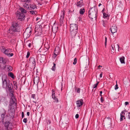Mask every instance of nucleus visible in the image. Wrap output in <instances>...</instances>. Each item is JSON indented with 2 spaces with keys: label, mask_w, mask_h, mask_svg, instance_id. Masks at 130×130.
<instances>
[{
  "label": "nucleus",
  "mask_w": 130,
  "mask_h": 130,
  "mask_svg": "<svg viewBox=\"0 0 130 130\" xmlns=\"http://www.w3.org/2000/svg\"><path fill=\"white\" fill-rule=\"evenodd\" d=\"M31 43H29L28 44V45L29 47H30L31 46Z\"/></svg>",
  "instance_id": "obj_58"
},
{
  "label": "nucleus",
  "mask_w": 130,
  "mask_h": 130,
  "mask_svg": "<svg viewBox=\"0 0 130 130\" xmlns=\"http://www.w3.org/2000/svg\"><path fill=\"white\" fill-rule=\"evenodd\" d=\"M36 95L35 94H32L31 96V98H32L34 100H36L35 98Z\"/></svg>",
  "instance_id": "obj_38"
},
{
  "label": "nucleus",
  "mask_w": 130,
  "mask_h": 130,
  "mask_svg": "<svg viewBox=\"0 0 130 130\" xmlns=\"http://www.w3.org/2000/svg\"><path fill=\"white\" fill-rule=\"evenodd\" d=\"M129 103L128 102H126L125 103V105H126L128 104Z\"/></svg>",
  "instance_id": "obj_57"
},
{
  "label": "nucleus",
  "mask_w": 130,
  "mask_h": 130,
  "mask_svg": "<svg viewBox=\"0 0 130 130\" xmlns=\"http://www.w3.org/2000/svg\"><path fill=\"white\" fill-rule=\"evenodd\" d=\"M6 63V60L4 59L2 57L0 58V64H3L4 66H5Z\"/></svg>",
  "instance_id": "obj_18"
},
{
  "label": "nucleus",
  "mask_w": 130,
  "mask_h": 130,
  "mask_svg": "<svg viewBox=\"0 0 130 130\" xmlns=\"http://www.w3.org/2000/svg\"><path fill=\"white\" fill-rule=\"evenodd\" d=\"M122 113H120V121H121L123 120V119H125V117L124 116V115H123Z\"/></svg>",
  "instance_id": "obj_24"
},
{
  "label": "nucleus",
  "mask_w": 130,
  "mask_h": 130,
  "mask_svg": "<svg viewBox=\"0 0 130 130\" xmlns=\"http://www.w3.org/2000/svg\"><path fill=\"white\" fill-rule=\"evenodd\" d=\"M9 114L11 118L12 119L14 117V109H9Z\"/></svg>",
  "instance_id": "obj_12"
},
{
  "label": "nucleus",
  "mask_w": 130,
  "mask_h": 130,
  "mask_svg": "<svg viewBox=\"0 0 130 130\" xmlns=\"http://www.w3.org/2000/svg\"><path fill=\"white\" fill-rule=\"evenodd\" d=\"M40 19V18H36V21H38V20L39 19Z\"/></svg>",
  "instance_id": "obj_62"
},
{
  "label": "nucleus",
  "mask_w": 130,
  "mask_h": 130,
  "mask_svg": "<svg viewBox=\"0 0 130 130\" xmlns=\"http://www.w3.org/2000/svg\"><path fill=\"white\" fill-rule=\"evenodd\" d=\"M29 114H30V113L29 112H27V115L28 116L29 115Z\"/></svg>",
  "instance_id": "obj_60"
},
{
  "label": "nucleus",
  "mask_w": 130,
  "mask_h": 130,
  "mask_svg": "<svg viewBox=\"0 0 130 130\" xmlns=\"http://www.w3.org/2000/svg\"><path fill=\"white\" fill-rule=\"evenodd\" d=\"M8 75L12 78H14V74L12 72H10L8 74Z\"/></svg>",
  "instance_id": "obj_26"
},
{
  "label": "nucleus",
  "mask_w": 130,
  "mask_h": 130,
  "mask_svg": "<svg viewBox=\"0 0 130 130\" xmlns=\"http://www.w3.org/2000/svg\"><path fill=\"white\" fill-rule=\"evenodd\" d=\"M127 112V111L125 109L123 110L122 111L121 113H122L123 114V115H125V112Z\"/></svg>",
  "instance_id": "obj_47"
},
{
  "label": "nucleus",
  "mask_w": 130,
  "mask_h": 130,
  "mask_svg": "<svg viewBox=\"0 0 130 130\" xmlns=\"http://www.w3.org/2000/svg\"><path fill=\"white\" fill-rule=\"evenodd\" d=\"M65 14V13L64 12H61L59 20L60 24L61 25H62L63 24V18L64 17Z\"/></svg>",
  "instance_id": "obj_10"
},
{
  "label": "nucleus",
  "mask_w": 130,
  "mask_h": 130,
  "mask_svg": "<svg viewBox=\"0 0 130 130\" xmlns=\"http://www.w3.org/2000/svg\"><path fill=\"white\" fill-rule=\"evenodd\" d=\"M83 5V3L82 1V0L79 1H78L77 4V6L80 7H82Z\"/></svg>",
  "instance_id": "obj_20"
},
{
  "label": "nucleus",
  "mask_w": 130,
  "mask_h": 130,
  "mask_svg": "<svg viewBox=\"0 0 130 130\" xmlns=\"http://www.w3.org/2000/svg\"><path fill=\"white\" fill-rule=\"evenodd\" d=\"M124 59L125 58L124 56H123L121 57L120 58V60L121 62L122 63H124Z\"/></svg>",
  "instance_id": "obj_22"
},
{
  "label": "nucleus",
  "mask_w": 130,
  "mask_h": 130,
  "mask_svg": "<svg viewBox=\"0 0 130 130\" xmlns=\"http://www.w3.org/2000/svg\"><path fill=\"white\" fill-rule=\"evenodd\" d=\"M105 46H106V44H107V38L106 37H105Z\"/></svg>",
  "instance_id": "obj_51"
},
{
  "label": "nucleus",
  "mask_w": 130,
  "mask_h": 130,
  "mask_svg": "<svg viewBox=\"0 0 130 130\" xmlns=\"http://www.w3.org/2000/svg\"><path fill=\"white\" fill-rule=\"evenodd\" d=\"M77 59L76 58H75L74 59V62H73V64L75 65L77 63Z\"/></svg>",
  "instance_id": "obj_39"
},
{
  "label": "nucleus",
  "mask_w": 130,
  "mask_h": 130,
  "mask_svg": "<svg viewBox=\"0 0 130 130\" xmlns=\"http://www.w3.org/2000/svg\"><path fill=\"white\" fill-rule=\"evenodd\" d=\"M0 49L1 51L6 55L10 57L13 56V53H11L12 52V49L10 48H5L4 46H2Z\"/></svg>",
  "instance_id": "obj_4"
},
{
  "label": "nucleus",
  "mask_w": 130,
  "mask_h": 130,
  "mask_svg": "<svg viewBox=\"0 0 130 130\" xmlns=\"http://www.w3.org/2000/svg\"><path fill=\"white\" fill-rule=\"evenodd\" d=\"M30 55V53L28 51L27 52V55L26 56V58H28L29 57Z\"/></svg>",
  "instance_id": "obj_41"
},
{
  "label": "nucleus",
  "mask_w": 130,
  "mask_h": 130,
  "mask_svg": "<svg viewBox=\"0 0 130 130\" xmlns=\"http://www.w3.org/2000/svg\"><path fill=\"white\" fill-rule=\"evenodd\" d=\"M118 88V85L117 84H116V85L115 86V90H117Z\"/></svg>",
  "instance_id": "obj_48"
},
{
  "label": "nucleus",
  "mask_w": 130,
  "mask_h": 130,
  "mask_svg": "<svg viewBox=\"0 0 130 130\" xmlns=\"http://www.w3.org/2000/svg\"><path fill=\"white\" fill-rule=\"evenodd\" d=\"M52 31L54 33H55L57 31L58 27L56 26H54L52 27Z\"/></svg>",
  "instance_id": "obj_19"
},
{
  "label": "nucleus",
  "mask_w": 130,
  "mask_h": 130,
  "mask_svg": "<svg viewBox=\"0 0 130 130\" xmlns=\"http://www.w3.org/2000/svg\"><path fill=\"white\" fill-rule=\"evenodd\" d=\"M100 100L101 102H103L104 101V100L102 97H101L100 99Z\"/></svg>",
  "instance_id": "obj_55"
},
{
  "label": "nucleus",
  "mask_w": 130,
  "mask_h": 130,
  "mask_svg": "<svg viewBox=\"0 0 130 130\" xmlns=\"http://www.w3.org/2000/svg\"><path fill=\"white\" fill-rule=\"evenodd\" d=\"M80 89L79 88H78L77 89L76 92L77 93H79L80 91Z\"/></svg>",
  "instance_id": "obj_50"
},
{
  "label": "nucleus",
  "mask_w": 130,
  "mask_h": 130,
  "mask_svg": "<svg viewBox=\"0 0 130 130\" xmlns=\"http://www.w3.org/2000/svg\"><path fill=\"white\" fill-rule=\"evenodd\" d=\"M29 12L33 14H35V11H34L31 10V11H29Z\"/></svg>",
  "instance_id": "obj_43"
},
{
  "label": "nucleus",
  "mask_w": 130,
  "mask_h": 130,
  "mask_svg": "<svg viewBox=\"0 0 130 130\" xmlns=\"http://www.w3.org/2000/svg\"><path fill=\"white\" fill-rule=\"evenodd\" d=\"M85 11V10L84 8H81L79 10V13L81 15L83 14Z\"/></svg>",
  "instance_id": "obj_23"
},
{
  "label": "nucleus",
  "mask_w": 130,
  "mask_h": 130,
  "mask_svg": "<svg viewBox=\"0 0 130 130\" xmlns=\"http://www.w3.org/2000/svg\"><path fill=\"white\" fill-rule=\"evenodd\" d=\"M2 80L3 88L8 89L9 91L11 90L12 88V84L8 79L6 75H4L2 76Z\"/></svg>",
  "instance_id": "obj_2"
},
{
  "label": "nucleus",
  "mask_w": 130,
  "mask_h": 130,
  "mask_svg": "<svg viewBox=\"0 0 130 130\" xmlns=\"http://www.w3.org/2000/svg\"><path fill=\"white\" fill-rule=\"evenodd\" d=\"M54 55L53 56H54L55 55H57L58 54V52L57 53L56 52V49H55V51H54Z\"/></svg>",
  "instance_id": "obj_40"
},
{
  "label": "nucleus",
  "mask_w": 130,
  "mask_h": 130,
  "mask_svg": "<svg viewBox=\"0 0 130 130\" xmlns=\"http://www.w3.org/2000/svg\"><path fill=\"white\" fill-rule=\"evenodd\" d=\"M19 10L21 12V13L23 14L27 12L26 10L25 9L22 7H20L19 8Z\"/></svg>",
  "instance_id": "obj_21"
},
{
  "label": "nucleus",
  "mask_w": 130,
  "mask_h": 130,
  "mask_svg": "<svg viewBox=\"0 0 130 130\" xmlns=\"http://www.w3.org/2000/svg\"><path fill=\"white\" fill-rule=\"evenodd\" d=\"M78 117H79L78 114H76L75 116V117L77 119L78 118Z\"/></svg>",
  "instance_id": "obj_53"
},
{
  "label": "nucleus",
  "mask_w": 130,
  "mask_h": 130,
  "mask_svg": "<svg viewBox=\"0 0 130 130\" xmlns=\"http://www.w3.org/2000/svg\"><path fill=\"white\" fill-rule=\"evenodd\" d=\"M16 13L18 17V20L21 21H23L24 19L25 16L24 14L21 13L19 11H18Z\"/></svg>",
  "instance_id": "obj_7"
},
{
  "label": "nucleus",
  "mask_w": 130,
  "mask_h": 130,
  "mask_svg": "<svg viewBox=\"0 0 130 130\" xmlns=\"http://www.w3.org/2000/svg\"><path fill=\"white\" fill-rule=\"evenodd\" d=\"M51 123V121L50 120H49L47 121V123L48 124H50Z\"/></svg>",
  "instance_id": "obj_56"
},
{
  "label": "nucleus",
  "mask_w": 130,
  "mask_h": 130,
  "mask_svg": "<svg viewBox=\"0 0 130 130\" xmlns=\"http://www.w3.org/2000/svg\"><path fill=\"white\" fill-rule=\"evenodd\" d=\"M53 99L54 100V103L55 102L56 103H58V99L56 97H55L54 98V99Z\"/></svg>",
  "instance_id": "obj_33"
},
{
  "label": "nucleus",
  "mask_w": 130,
  "mask_h": 130,
  "mask_svg": "<svg viewBox=\"0 0 130 130\" xmlns=\"http://www.w3.org/2000/svg\"><path fill=\"white\" fill-rule=\"evenodd\" d=\"M21 1L22 2H26V3H28L31 2V0H21Z\"/></svg>",
  "instance_id": "obj_34"
},
{
  "label": "nucleus",
  "mask_w": 130,
  "mask_h": 130,
  "mask_svg": "<svg viewBox=\"0 0 130 130\" xmlns=\"http://www.w3.org/2000/svg\"><path fill=\"white\" fill-rule=\"evenodd\" d=\"M19 24L16 22H14L13 23L11 27L12 29L14 30V31H19Z\"/></svg>",
  "instance_id": "obj_6"
},
{
  "label": "nucleus",
  "mask_w": 130,
  "mask_h": 130,
  "mask_svg": "<svg viewBox=\"0 0 130 130\" xmlns=\"http://www.w3.org/2000/svg\"><path fill=\"white\" fill-rule=\"evenodd\" d=\"M10 104L11 105H16V100L15 99V97H12L10 99Z\"/></svg>",
  "instance_id": "obj_15"
},
{
  "label": "nucleus",
  "mask_w": 130,
  "mask_h": 130,
  "mask_svg": "<svg viewBox=\"0 0 130 130\" xmlns=\"http://www.w3.org/2000/svg\"><path fill=\"white\" fill-rule=\"evenodd\" d=\"M31 30H26L23 33V37L24 38H28L30 35V33Z\"/></svg>",
  "instance_id": "obj_9"
},
{
  "label": "nucleus",
  "mask_w": 130,
  "mask_h": 130,
  "mask_svg": "<svg viewBox=\"0 0 130 130\" xmlns=\"http://www.w3.org/2000/svg\"><path fill=\"white\" fill-rule=\"evenodd\" d=\"M125 81H124V84L126 85H127L128 83H129V80L128 78H127L126 79V80H124Z\"/></svg>",
  "instance_id": "obj_32"
},
{
  "label": "nucleus",
  "mask_w": 130,
  "mask_h": 130,
  "mask_svg": "<svg viewBox=\"0 0 130 130\" xmlns=\"http://www.w3.org/2000/svg\"><path fill=\"white\" fill-rule=\"evenodd\" d=\"M41 26L40 25H37L36 27V29L38 31H39L40 29L41 30Z\"/></svg>",
  "instance_id": "obj_25"
},
{
  "label": "nucleus",
  "mask_w": 130,
  "mask_h": 130,
  "mask_svg": "<svg viewBox=\"0 0 130 130\" xmlns=\"http://www.w3.org/2000/svg\"><path fill=\"white\" fill-rule=\"evenodd\" d=\"M29 61L30 63L32 64H33L34 66H35L36 65V62L34 58L33 57L30 58L29 59Z\"/></svg>",
  "instance_id": "obj_16"
},
{
  "label": "nucleus",
  "mask_w": 130,
  "mask_h": 130,
  "mask_svg": "<svg viewBox=\"0 0 130 130\" xmlns=\"http://www.w3.org/2000/svg\"><path fill=\"white\" fill-rule=\"evenodd\" d=\"M34 84L37 85L39 82V77L36 76L34 77Z\"/></svg>",
  "instance_id": "obj_17"
},
{
  "label": "nucleus",
  "mask_w": 130,
  "mask_h": 130,
  "mask_svg": "<svg viewBox=\"0 0 130 130\" xmlns=\"http://www.w3.org/2000/svg\"><path fill=\"white\" fill-rule=\"evenodd\" d=\"M27 119L26 118H24L23 120V122L26 123L27 122Z\"/></svg>",
  "instance_id": "obj_49"
},
{
  "label": "nucleus",
  "mask_w": 130,
  "mask_h": 130,
  "mask_svg": "<svg viewBox=\"0 0 130 130\" xmlns=\"http://www.w3.org/2000/svg\"><path fill=\"white\" fill-rule=\"evenodd\" d=\"M98 10L96 7H94L90 9L88 12L89 17L91 20L93 19L96 20L97 16Z\"/></svg>",
  "instance_id": "obj_3"
},
{
  "label": "nucleus",
  "mask_w": 130,
  "mask_h": 130,
  "mask_svg": "<svg viewBox=\"0 0 130 130\" xmlns=\"http://www.w3.org/2000/svg\"><path fill=\"white\" fill-rule=\"evenodd\" d=\"M59 86L61 87V90L62 91L63 88V85L62 83H60L59 84Z\"/></svg>",
  "instance_id": "obj_42"
},
{
  "label": "nucleus",
  "mask_w": 130,
  "mask_h": 130,
  "mask_svg": "<svg viewBox=\"0 0 130 130\" xmlns=\"http://www.w3.org/2000/svg\"><path fill=\"white\" fill-rule=\"evenodd\" d=\"M103 17L104 18L108 17V15L106 14L105 13H103Z\"/></svg>",
  "instance_id": "obj_35"
},
{
  "label": "nucleus",
  "mask_w": 130,
  "mask_h": 130,
  "mask_svg": "<svg viewBox=\"0 0 130 130\" xmlns=\"http://www.w3.org/2000/svg\"><path fill=\"white\" fill-rule=\"evenodd\" d=\"M7 69L8 71L10 72L12 70V67L10 66H7Z\"/></svg>",
  "instance_id": "obj_29"
},
{
  "label": "nucleus",
  "mask_w": 130,
  "mask_h": 130,
  "mask_svg": "<svg viewBox=\"0 0 130 130\" xmlns=\"http://www.w3.org/2000/svg\"><path fill=\"white\" fill-rule=\"evenodd\" d=\"M24 116V113L23 112H22V118H23Z\"/></svg>",
  "instance_id": "obj_54"
},
{
  "label": "nucleus",
  "mask_w": 130,
  "mask_h": 130,
  "mask_svg": "<svg viewBox=\"0 0 130 130\" xmlns=\"http://www.w3.org/2000/svg\"><path fill=\"white\" fill-rule=\"evenodd\" d=\"M83 104V100L82 99H80L76 102L77 107H81Z\"/></svg>",
  "instance_id": "obj_11"
},
{
  "label": "nucleus",
  "mask_w": 130,
  "mask_h": 130,
  "mask_svg": "<svg viewBox=\"0 0 130 130\" xmlns=\"http://www.w3.org/2000/svg\"><path fill=\"white\" fill-rule=\"evenodd\" d=\"M12 89L11 90L9 91L10 92L9 94L11 96V98H12V97H14L13 92H12Z\"/></svg>",
  "instance_id": "obj_36"
},
{
  "label": "nucleus",
  "mask_w": 130,
  "mask_h": 130,
  "mask_svg": "<svg viewBox=\"0 0 130 130\" xmlns=\"http://www.w3.org/2000/svg\"><path fill=\"white\" fill-rule=\"evenodd\" d=\"M116 47L117 48H118V51H119V50H120V47H119V45L118 44H116Z\"/></svg>",
  "instance_id": "obj_44"
},
{
  "label": "nucleus",
  "mask_w": 130,
  "mask_h": 130,
  "mask_svg": "<svg viewBox=\"0 0 130 130\" xmlns=\"http://www.w3.org/2000/svg\"><path fill=\"white\" fill-rule=\"evenodd\" d=\"M57 55H55L54 56H53V57L54 58H56V56H57Z\"/></svg>",
  "instance_id": "obj_61"
},
{
  "label": "nucleus",
  "mask_w": 130,
  "mask_h": 130,
  "mask_svg": "<svg viewBox=\"0 0 130 130\" xmlns=\"http://www.w3.org/2000/svg\"><path fill=\"white\" fill-rule=\"evenodd\" d=\"M52 98L53 99H54V98L56 97L55 95V92L54 90L53 89L52 90Z\"/></svg>",
  "instance_id": "obj_31"
},
{
  "label": "nucleus",
  "mask_w": 130,
  "mask_h": 130,
  "mask_svg": "<svg viewBox=\"0 0 130 130\" xmlns=\"http://www.w3.org/2000/svg\"><path fill=\"white\" fill-rule=\"evenodd\" d=\"M9 109H14L13 108H12V106L11 104L9 105Z\"/></svg>",
  "instance_id": "obj_46"
},
{
  "label": "nucleus",
  "mask_w": 130,
  "mask_h": 130,
  "mask_svg": "<svg viewBox=\"0 0 130 130\" xmlns=\"http://www.w3.org/2000/svg\"><path fill=\"white\" fill-rule=\"evenodd\" d=\"M102 5V4H101V3H100L99 4V6L100 7V6H101Z\"/></svg>",
  "instance_id": "obj_63"
},
{
  "label": "nucleus",
  "mask_w": 130,
  "mask_h": 130,
  "mask_svg": "<svg viewBox=\"0 0 130 130\" xmlns=\"http://www.w3.org/2000/svg\"><path fill=\"white\" fill-rule=\"evenodd\" d=\"M111 47H112V49L111 50V51L113 53H114V48H115V47L114 45L113 46L112 45H111Z\"/></svg>",
  "instance_id": "obj_37"
},
{
  "label": "nucleus",
  "mask_w": 130,
  "mask_h": 130,
  "mask_svg": "<svg viewBox=\"0 0 130 130\" xmlns=\"http://www.w3.org/2000/svg\"><path fill=\"white\" fill-rule=\"evenodd\" d=\"M53 66L52 67L51 70L53 71H55V70L56 68V65L55 63L54 62H53Z\"/></svg>",
  "instance_id": "obj_28"
},
{
  "label": "nucleus",
  "mask_w": 130,
  "mask_h": 130,
  "mask_svg": "<svg viewBox=\"0 0 130 130\" xmlns=\"http://www.w3.org/2000/svg\"><path fill=\"white\" fill-rule=\"evenodd\" d=\"M23 7L27 9H34L36 8V6L34 4H31L29 3H25L23 5Z\"/></svg>",
  "instance_id": "obj_5"
},
{
  "label": "nucleus",
  "mask_w": 130,
  "mask_h": 130,
  "mask_svg": "<svg viewBox=\"0 0 130 130\" xmlns=\"http://www.w3.org/2000/svg\"><path fill=\"white\" fill-rule=\"evenodd\" d=\"M0 113L1 114V121L4 124L5 128L7 130H9L11 129L12 125L11 123H10L9 121H6L4 122V119L5 118V115L6 114V111L5 109L2 108L1 110Z\"/></svg>",
  "instance_id": "obj_1"
},
{
  "label": "nucleus",
  "mask_w": 130,
  "mask_h": 130,
  "mask_svg": "<svg viewBox=\"0 0 130 130\" xmlns=\"http://www.w3.org/2000/svg\"><path fill=\"white\" fill-rule=\"evenodd\" d=\"M14 31L12 29V28H10L8 31V32L10 34H13L14 33Z\"/></svg>",
  "instance_id": "obj_27"
},
{
  "label": "nucleus",
  "mask_w": 130,
  "mask_h": 130,
  "mask_svg": "<svg viewBox=\"0 0 130 130\" xmlns=\"http://www.w3.org/2000/svg\"><path fill=\"white\" fill-rule=\"evenodd\" d=\"M13 84L16 89L18 88L17 83L16 81L13 82Z\"/></svg>",
  "instance_id": "obj_30"
},
{
  "label": "nucleus",
  "mask_w": 130,
  "mask_h": 130,
  "mask_svg": "<svg viewBox=\"0 0 130 130\" xmlns=\"http://www.w3.org/2000/svg\"><path fill=\"white\" fill-rule=\"evenodd\" d=\"M127 118L130 120V112L128 113Z\"/></svg>",
  "instance_id": "obj_52"
},
{
  "label": "nucleus",
  "mask_w": 130,
  "mask_h": 130,
  "mask_svg": "<svg viewBox=\"0 0 130 130\" xmlns=\"http://www.w3.org/2000/svg\"><path fill=\"white\" fill-rule=\"evenodd\" d=\"M110 30L111 33L112 34L114 33L117 31V27L116 25H113L111 27Z\"/></svg>",
  "instance_id": "obj_13"
},
{
  "label": "nucleus",
  "mask_w": 130,
  "mask_h": 130,
  "mask_svg": "<svg viewBox=\"0 0 130 130\" xmlns=\"http://www.w3.org/2000/svg\"><path fill=\"white\" fill-rule=\"evenodd\" d=\"M102 72L100 74V77H102Z\"/></svg>",
  "instance_id": "obj_59"
},
{
  "label": "nucleus",
  "mask_w": 130,
  "mask_h": 130,
  "mask_svg": "<svg viewBox=\"0 0 130 130\" xmlns=\"http://www.w3.org/2000/svg\"><path fill=\"white\" fill-rule=\"evenodd\" d=\"M70 34L71 37L72 38H74L76 36L77 31L76 30H70Z\"/></svg>",
  "instance_id": "obj_14"
},
{
  "label": "nucleus",
  "mask_w": 130,
  "mask_h": 130,
  "mask_svg": "<svg viewBox=\"0 0 130 130\" xmlns=\"http://www.w3.org/2000/svg\"><path fill=\"white\" fill-rule=\"evenodd\" d=\"M102 91H101L100 92V94H102Z\"/></svg>",
  "instance_id": "obj_64"
},
{
  "label": "nucleus",
  "mask_w": 130,
  "mask_h": 130,
  "mask_svg": "<svg viewBox=\"0 0 130 130\" xmlns=\"http://www.w3.org/2000/svg\"><path fill=\"white\" fill-rule=\"evenodd\" d=\"M98 85V83H96V84H95L93 86V88H96L97 87Z\"/></svg>",
  "instance_id": "obj_45"
},
{
  "label": "nucleus",
  "mask_w": 130,
  "mask_h": 130,
  "mask_svg": "<svg viewBox=\"0 0 130 130\" xmlns=\"http://www.w3.org/2000/svg\"><path fill=\"white\" fill-rule=\"evenodd\" d=\"M70 30H78V25L77 24H72L70 25Z\"/></svg>",
  "instance_id": "obj_8"
}]
</instances>
